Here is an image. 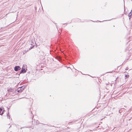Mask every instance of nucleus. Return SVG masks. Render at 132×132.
Returning <instances> with one entry per match:
<instances>
[{
    "mask_svg": "<svg viewBox=\"0 0 132 132\" xmlns=\"http://www.w3.org/2000/svg\"><path fill=\"white\" fill-rule=\"evenodd\" d=\"M8 91L9 92H12L14 91V90L13 89L10 88L8 90Z\"/></svg>",
    "mask_w": 132,
    "mask_h": 132,
    "instance_id": "423d86ee",
    "label": "nucleus"
},
{
    "mask_svg": "<svg viewBox=\"0 0 132 132\" xmlns=\"http://www.w3.org/2000/svg\"><path fill=\"white\" fill-rule=\"evenodd\" d=\"M31 45H32L34 44V43L32 41H31Z\"/></svg>",
    "mask_w": 132,
    "mask_h": 132,
    "instance_id": "9b49d317",
    "label": "nucleus"
},
{
    "mask_svg": "<svg viewBox=\"0 0 132 132\" xmlns=\"http://www.w3.org/2000/svg\"><path fill=\"white\" fill-rule=\"evenodd\" d=\"M125 77L127 78H128L129 77V75L127 74L125 76Z\"/></svg>",
    "mask_w": 132,
    "mask_h": 132,
    "instance_id": "6e6552de",
    "label": "nucleus"
},
{
    "mask_svg": "<svg viewBox=\"0 0 132 132\" xmlns=\"http://www.w3.org/2000/svg\"><path fill=\"white\" fill-rule=\"evenodd\" d=\"M28 51V50H24V52H25V53H26Z\"/></svg>",
    "mask_w": 132,
    "mask_h": 132,
    "instance_id": "9d476101",
    "label": "nucleus"
},
{
    "mask_svg": "<svg viewBox=\"0 0 132 132\" xmlns=\"http://www.w3.org/2000/svg\"><path fill=\"white\" fill-rule=\"evenodd\" d=\"M126 70H127V69H126Z\"/></svg>",
    "mask_w": 132,
    "mask_h": 132,
    "instance_id": "ddd939ff",
    "label": "nucleus"
},
{
    "mask_svg": "<svg viewBox=\"0 0 132 132\" xmlns=\"http://www.w3.org/2000/svg\"><path fill=\"white\" fill-rule=\"evenodd\" d=\"M26 68V65H24L23 66L20 72V73H24L26 72L27 69Z\"/></svg>",
    "mask_w": 132,
    "mask_h": 132,
    "instance_id": "f257e3e1",
    "label": "nucleus"
},
{
    "mask_svg": "<svg viewBox=\"0 0 132 132\" xmlns=\"http://www.w3.org/2000/svg\"><path fill=\"white\" fill-rule=\"evenodd\" d=\"M21 68L19 66H16L14 68V70L15 71H17L20 69Z\"/></svg>",
    "mask_w": 132,
    "mask_h": 132,
    "instance_id": "7ed1b4c3",
    "label": "nucleus"
},
{
    "mask_svg": "<svg viewBox=\"0 0 132 132\" xmlns=\"http://www.w3.org/2000/svg\"><path fill=\"white\" fill-rule=\"evenodd\" d=\"M37 121V123H39V122H38V121L37 120V121Z\"/></svg>",
    "mask_w": 132,
    "mask_h": 132,
    "instance_id": "f8f14e48",
    "label": "nucleus"
},
{
    "mask_svg": "<svg viewBox=\"0 0 132 132\" xmlns=\"http://www.w3.org/2000/svg\"><path fill=\"white\" fill-rule=\"evenodd\" d=\"M108 20V21H109V20ZM107 20H106V21H107Z\"/></svg>",
    "mask_w": 132,
    "mask_h": 132,
    "instance_id": "4468645a",
    "label": "nucleus"
},
{
    "mask_svg": "<svg viewBox=\"0 0 132 132\" xmlns=\"http://www.w3.org/2000/svg\"><path fill=\"white\" fill-rule=\"evenodd\" d=\"M34 45H33L32 47L31 46L30 48H29V50H31V49L32 48H33V47H34Z\"/></svg>",
    "mask_w": 132,
    "mask_h": 132,
    "instance_id": "1a4fd4ad",
    "label": "nucleus"
},
{
    "mask_svg": "<svg viewBox=\"0 0 132 132\" xmlns=\"http://www.w3.org/2000/svg\"><path fill=\"white\" fill-rule=\"evenodd\" d=\"M7 117L9 119L10 118V116H9V110H8V113L7 114Z\"/></svg>",
    "mask_w": 132,
    "mask_h": 132,
    "instance_id": "0eeeda50",
    "label": "nucleus"
},
{
    "mask_svg": "<svg viewBox=\"0 0 132 132\" xmlns=\"http://www.w3.org/2000/svg\"><path fill=\"white\" fill-rule=\"evenodd\" d=\"M4 110L3 108L1 107L0 108V114L2 115L3 113Z\"/></svg>",
    "mask_w": 132,
    "mask_h": 132,
    "instance_id": "20e7f679",
    "label": "nucleus"
},
{
    "mask_svg": "<svg viewBox=\"0 0 132 132\" xmlns=\"http://www.w3.org/2000/svg\"><path fill=\"white\" fill-rule=\"evenodd\" d=\"M132 15V12H130L128 14V16L129 17V19H130L131 18V16Z\"/></svg>",
    "mask_w": 132,
    "mask_h": 132,
    "instance_id": "39448f33",
    "label": "nucleus"
},
{
    "mask_svg": "<svg viewBox=\"0 0 132 132\" xmlns=\"http://www.w3.org/2000/svg\"><path fill=\"white\" fill-rule=\"evenodd\" d=\"M25 88V87L24 86H23L22 87H20L18 89V92H20L22 91L23 89H24Z\"/></svg>",
    "mask_w": 132,
    "mask_h": 132,
    "instance_id": "f03ea898",
    "label": "nucleus"
}]
</instances>
